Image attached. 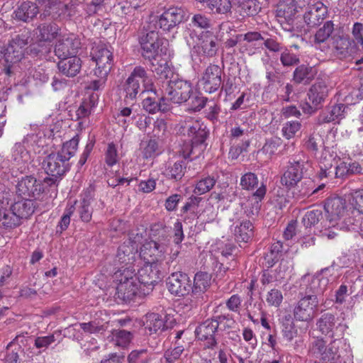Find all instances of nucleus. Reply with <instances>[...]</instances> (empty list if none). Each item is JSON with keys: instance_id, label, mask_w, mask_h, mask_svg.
Here are the masks:
<instances>
[{"instance_id": "f257e3e1", "label": "nucleus", "mask_w": 363, "mask_h": 363, "mask_svg": "<svg viewBox=\"0 0 363 363\" xmlns=\"http://www.w3.org/2000/svg\"><path fill=\"white\" fill-rule=\"evenodd\" d=\"M177 128L178 133L191 141V145L182 150L183 157L188 159L191 155L199 157L206 147L205 142L208 135L206 125L198 118L186 116L179 121Z\"/></svg>"}, {"instance_id": "f03ea898", "label": "nucleus", "mask_w": 363, "mask_h": 363, "mask_svg": "<svg viewBox=\"0 0 363 363\" xmlns=\"http://www.w3.org/2000/svg\"><path fill=\"white\" fill-rule=\"evenodd\" d=\"M304 162L301 160H294L289 161L286 169L281 177V184L287 189L294 188L292 192L293 197L296 200L308 197L317 193L319 190L325 187L322 184L315 188L314 182L311 180H307L301 183V186L298 184L302 180L303 177Z\"/></svg>"}, {"instance_id": "7ed1b4c3", "label": "nucleus", "mask_w": 363, "mask_h": 363, "mask_svg": "<svg viewBox=\"0 0 363 363\" xmlns=\"http://www.w3.org/2000/svg\"><path fill=\"white\" fill-rule=\"evenodd\" d=\"M79 142L78 135L63 143L61 149L57 152L50 154L44 161V168L48 174L59 177L69 170V160L72 157Z\"/></svg>"}, {"instance_id": "20e7f679", "label": "nucleus", "mask_w": 363, "mask_h": 363, "mask_svg": "<svg viewBox=\"0 0 363 363\" xmlns=\"http://www.w3.org/2000/svg\"><path fill=\"white\" fill-rule=\"evenodd\" d=\"M124 91L125 100L130 101L135 100L140 92L144 94L151 91L154 95L156 94L152 78L141 66H137L133 69L125 81Z\"/></svg>"}, {"instance_id": "39448f33", "label": "nucleus", "mask_w": 363, "mask_h": 363, "mask_svg": "<svg viewBox=\"0 0 363 363\" xmlns=\"http://www.w3.org/2000/svg\"><path fill=\"white\" fill-rule=\"evenodd\" d=\"M118 279L116 291L119 299L125 302L133 300L137 296H143L142 288L136 281L135 269L127 268L116 272Z\"/></svg>"}, {"instance_id": "423d86ee", "label": "nucleus", "mask_w": 363, "mask_h": 363, "mask_svg": "<svg viewBox=\"0 0 363 363\" xmlns=\"http://www.w3.org/2000/svg\"><path fill=\"white\" fill-rule=\"evenodd\" d=\"M234 322L224 315H218L215 319H208L201 323L196 329L195 333L197 338L206 342L204 345L206 348L213 349L217 344L215 339L216 332L220 330H225L226 327L230 328Z\"/></svg>"}, {"instance_id": "0eeeda50", "label": "nucleus", "mask_w": 363, "mask_h": 363, "mask_svg": "<svg viewBox=\"0 0 363 363\" xmlns=\"http://www.w3.org/2000/svg\"><path fill=\"white\" fill-rule=\"evenodd\" d=\"M341 339L334 338L327 345L323 337L314 340L309 346V354L319 359L323 363H329L340 360L339 345Z\"/></svg>"}, {"instance_id": "6e6552de", "label": "nucleus", "mask_w": 363, "mask_h": 363, "mask_svg": "<svg viewBox=\"0 0 363 363\" xmlns=\"http://www.w3.org/2000/svg\"><path fill=\"white\" fill-rule=\"evenodd\" d=\"M143 237L142 233H135L133 230L129 234V239L125 241L118 247L116 261L121 264L120 270L126 269L127 268L134 269V264L136 261L138 253L137 242Z\"/></svg>"}, {"instance_id": "1a4fd4ad", "label": "nucleus", "mask_w": 363, "mask_h": 363, "mask_svg": "<svg viewBox=\"0 0 363 363\" xmlns=\"http://www.w3.org/2000/svg\"><path fill=\"white\" fill-rule=\"evenodd\" d=\"M91 56L96 63V67L93 70L95 76L107 77L113 66V55L110 46L106 44H99L93 47Z\"/></svg>"}, {"instance_id": "9d476101", "label": "nucleus", "mask_w": 363, "mask_h": 363, "mask_svg": "<svg viewBox=\"0 0 363 363\" xmlns=\"http://www.w3.org/2000/svg\"><path fill=\"white\" fill-rule=\"evenodd\" d=\"M184 10L178 6H171L164 9L163 12L154 18L150 22L153 23L155 28H160L165 33H169L185 21Z\"/></svg>"}, {"instance_id": "9b49d317", "label": "nucleus", "mask_w": 363, "mask_h": 363, "mask_svg": "<svg viewBox=\"0 0 363 363\" xmlns=\"http://www.w3.org/2000/svg\"><path fill=\"white\" fill-rule=\"evenodd\" d=\"M29 36L27 33L15 35L5 50L4 60L6 62L4 71L7 75L11 73V65L21 60L24 56L25 48L28 43Z\"/></svg>"}, {"instance_id": "f8f14e48", "label": "nucleus", "mask_w": 363, "mask_h": 363, "mask_svg": "<svg viewBox=\"0 0 363 363\" xmlns=\"http://www.w3.org/2000/svg\"><path fill=\"white\" fill-rule=\"evenodd\" d=\"M162 269L164 267L145 264L138 270L135 274L136 281L143 290V295L145 296L152 291L154 286L162 277Z\"/></svg>"}, {"instance_id": "ddd939ff", "label": "nucleus", "mask_w": 363, "mask_h": 363, "mask_svg": "<svg viewBox=\"0 0 363 363\" xmlns=\"http://www.w3.org/2000/svg\"><path fill=\"white\" fill-rule=\"evenodd\" d=\"M139 256L145 264L164 267L166 250L156 240H146L140 248Z\"/></svg>"}, {"instance_id": "4468645a", "label": "nucleus", "mask_w": 363, "mask_h": 363, "mask_svg": "<svg viewBox=\"0 0 363 363\" xmlns=\"http://www.w3.org/2000/svg\"><path fill=\"white\" fill-rule=\"evenodd\" d=\"M40 5L45 4V16L53 18H67L75 16L76 5L72 0H36Z\"/></svg>"}, {"instance_id": "2eb2a0df", "label": "nucleus", "mask_w": 363, "mask_h": 363, "mask_svg": "<svg viewBox=\"0 0 363 363\" xmlns=\"http://www.w3.org/2000/svg\"><path fill=\"white\" fill-rule=\"evenodd\" d=\"M192 93L191 83L179 79L169 82L168 86L165 90L164 96L162 97V101H169L174 104H182L186 102Z\"/></svg>"}, {"instance_id": "dca6fc26", "label": "nucleus", "mask_w": 363, "mask_h": 363, "mask_svg": "<svg viewBox=\"0 0 363 363\" xmlns=\"http://www.w3.org/2000/svg\"><path fill=\"white\" fill-rule=\"evenodd\" d=\"M316 295H306L302 297L293 310L294 318L301 322H310L316 315L318 308Z\"/></svg>"}, {"instance_id": "f3484780", "label": "nucleus", "mask_w": 363, "mask_h": 363, "mask_svg": "<svg viewBox=\"0 0 363 363\" xmlns=\"http://www.w3.org/2000/svg\"><path fill=\"white\" fill-rule=\"evenodd\" d=\"M164 39L160 37L157 30H149L140 39V44L142 50V56L149 61L156 60L159 52L162 51L161 48Z\"/></svg>"}, {"instance_id": "a211bd4d", "label": "nucleus", "mask_w": 363, "mask_h": 363, "mask_svg": "<svg viewBox=\"0 0 363 363\" xmlns=\"http://www.w3.org/2000/svg\"><path fill=\"white\" fill-rule=\"evenodd\" d=\"M222 69L217 65L210 64L203 72L199 80V86L208 94L218 91L222 82Z\"/></svg>"}, {"instance_id": "6ab92c4d", "label": "nucleus", "mask_w": 363, "mask_h": 363, "mask_svg": "<svg viewBox=\"0 0 363 363\" xmlns=\"http://www.w3.org/2000/svg\"><path fill=\"white\" fill-rule=\"evenodd\" d=\"M335 315L327 313L323 314L317 321L318 330L325 335H329L332 339H342L347 328V325L343 323L335 324Z\"/></svg>"}, {"instance_id": "aec40b11", "label": "nucleus", "mask_w": 363, "mask_h": 363, "mask_svg": "<svg viewBox=\"0 0 363 363\" xmlns=\"http://www.w3.org/2000/svg\"><path fill=\"white\" fill-rule=\"evenodd\" d=\"M324 210L330 226H335L347 214L346 201L340 196L328 197L324 203Z\"/></svg>"}, {"instance_id": "412c9836", "label": "nucleus", "mask_w": 363, "mask_h": 363, "mask_svg": "<svg viewBox=\"0 0 363 363\" xmlns=\"http://www.w3.org/2000/svg\"><path fill=\"white\" fill-rule=\"evenodd\" d=\"M17 193L22 198L38 199L44 191L43 184L33 176H26L18 181Z\"/></svg>"}, {"instance_id": "4be33fe9", "label": "nucleus", "mask_w": 363, "mask_h": 363, "mask_svg": "<svg viewBox=\"0 0 363 363\" xmlns=\"http://www.w3.org/2000/svg\"><path fill=\"white\" fill-rule=\"evenodd\" d=\"M167 285L171 294L184 296L190 293L191 281L187 274L176 272L172 273L168 277Z\"/></svg>"}, {"instance_id": "5701e85b", "label": "nucleus", "mask_w": 363, "mask_h": 363, "mask_svg": "<svg viewBox=\"0 0 363 363\" xmlns=\"http://www.w3.org/2000/svg\"><path fill=\"white\" fill-rule=\"evenodd\" d=\"M79 40L74 35H65L58 39L55 45V55L59 59L74 56L79 48Z\"/></svg>"}, {"instance_id": "b1692460", "label": "nucleus", "mask_w": 363, "mask_h": 363, "mask_svg": "<svg viewBox=\"0 0 363 363\" xmlns=\"http://www.w3.org/2000/svg\"><path fill=\"white\" fill-rule=\"evenodd\" d=\"M94 199V188L90 186L82 194V199L76 208L80 220L84 223L91 220L93 209L91 203Z\"/></svg>"}, {"instance_id": "393cba45", "label": "nucleus", "mask_w": 363, "mask_h": 363, "mask_svg": "<svg viewBox=\"0 0 363 363\" xmlns=\"http://www.w3.org/2000/svg\"><path fill=\"white\" fill-rule=\"evenodd\" d=\"M197 48L204 56L216 55L218 48L217 36L211 31L202 32L198 38Z\"/></svg>"}, {"instance_id": "a878e982", "label": "nucleus", "mask_w": 363, "mask_h": 363, "mask_svg": "<svg viewBox=\"0 0 363 363\" xmlns=\"http://www.w3.org/2000/svg\"><path fill=\"white\" fill-rule=\"evenodd\" d=\"M327 13V9L321 2L309 5L303 15L305 23L310 27H314L320 23Z\"/></svg>"}, {"instance_id": "bb28decb", "label": "nucleus", "mask_w": 363, "mask_h": 363, "mask_svg": "<svg viewBox=\"0 0 363 363\" xmlns=\"http://www.w3.org/2000/svg\"><path fill=\"white\" fill-rule=\"evenodd\" d=\"M334 30V24L331 21H326L315 33L313 44L316 49L327 51L329 49L328 40Z\"/></svg>"}, {"instance_id": "cd10ccee", "label": "nucleus", "mask_w": 363, "mask_h": 363, "mask_svg": "<svg viewBox=\"0 0 363 363\" xmlns=\"http://www.w3.org/2000/svg\"><path fill=\"white\" fill-rule=\"evenodd\" d=\"M346 108L347 106L344 104L328 106L319 115V121L323 123L339 121L345 118Z\"/></svg>"}, {"instance_id": "c85d7f7f", "label": "nucleus", "mask_w": 363, "mask_h": 363, "mask_svg": "<svg viewBox=\"0 0 363 363\" xmlns=\"http://www.w3.org/2000/svg\"><path fill=\"white\" fill-rule=\"evenodd\" d=\"M329 89L324 82H318L311 86L308 96L310 103L317 108L325 101L328 96Z\"/></svg>"}, {"instance_id": "c756f323", "label": "nucleus", "mask_w": 363, "mask_h": 363, "mask_svg": "<svg viewBox=\"0 0 363 363\" xmlns=\"http://www.w3.org/2000/svg\"><path fill=\"white\" fill-rule=\"evenodd\" d=\"M39 13L37 4L32 1H23L13 12V18L23 22H28Z\"/></svg>"}, {"instance_id": "7c9ffc66", "label": "nucleus", "mask_w": 363, "mask_h": 363, "mask_svg": "<svg viewBox=\"0 0 363 363\" xmlns=\"http://www.w3.org/2000/svg\"><path fill=\"white\" fill-rule=\"evenodd\" d=\"M211 284V275L207 272H198L194 278V284L191 288V295L194 297L202 296Z\"/></svg>"}, {"instance_id": "2f4dec72", "label": "nucleus", "mask_w": 363, "mask_h": 363, "mask_svg": "<svg viewBox=\"0 0 363 363\" xmlns=\"http://www.w3.org/2000/svg\"><path fill=\"white\" fill-rule=\"evenodd\" d=\"M82 61L77 56H70L67 58H62L57 63L59 70L67 77H74L80 71Z\"/></svg>"}, {"instance_id": "473e14b6", "label": "nucleus", "mask_w": 363, "mask_h": 363, "mask_svg": "<svg viewBox=\"0 0 363 363\" xmlns=\"http://www.w3.org/2000/svg\"><path fill=\"white\" fill-rule=\"evenodd\" d=\"M37 30L39 43H50L58 35L60 28L55 23H44L38 26Z\"/></svg>"}, {"instance_id": "72a5a7b5", "label": "nucleus", "mask_w": 363, "mask_h": 363, "mask_svg": "<svg viewBox=\"0 0 363 363\" xmlns=\"http://www.w3.org/2000/svg\"><path fill=\"white\" fill-rule=\"evenodd\" d=\"M145 330L150 335L156 334L167 328L164 318L155 313H147L144 322Z\"/></svg>"}, {"instance_id": "f704fd0d", "label": "nucleus", "mask_w": 363, "mask_h": 363, "mask_svg": "<svg viewBox=\"0 0 363 363\" xmlns=\"http://www.w3.org/2000/svg\"><path fill=\"white\" fill-rule=\"evenodd\" d=\"M281 333L284 340L291 342L298 336V329L291 315L288 314L280 320Z\"/></svg>"}, {"instance_id": "c9c22d12", "label": "nucleus", "mask_w": 363, "mask_h": 363, "mask_svg": "<svg viewBox=\"0 0 363 363\" xmlns=\"http://www.w3.org/2000/svg\"><path fill=\"white\" fill-rule=\"evenodd\" d=\"M254 235V225L248 220H242L237 225L234 229L235 239L238 242L247 243L250 242Z\"/></svg>"}, {"instance_id": "e433bc0d", "label": "nucleus", "mask_w": 363, "mask_h": 363, "mask_svg": "<svg viewBox=\"0 0 363 363\" xmlns=\"http://www.w3.org/2000/svg\"><path fill=\"white\" fill-rule=\"evenodd\" d=\"M23 200L15 202L11 206V210L18 216L19 220L21 218H27L31 216L35 208V202L30 198H23Z\"/></svg>"}, {"instance_id": "4c0bfd02", "label": "nucleus", "mask_w": 363, "mask_h": 363, "mask_svg": "<svg viewBox=\"0 0 363 363\" xmlns=\"http://www.w3.org/2000/svg\"><path fill=\"white\" fill-rule=\"evenodd\" d=\"M283 243L277 241L272 244L269 252L264 257L265 264L267 267H272L282 255Z\"/></svg>"}, {"instance_id": "58836bf2", "label": "nucleus", "mask_w": 363, "mask_h": 363, "mask_svg": "<svg viewBox=\"0 0 363 363\" xmlns=\"http://www.w3.org/2000/svg\"><path fill=\"white\" fill-rule=\"evenodd\" d=\"M142 104L143 108L150 113H155L157 111L165 112L169 110L168 105L162 101V98L160 102H157L155 97L147 96L143 99Z\"/></svg>"}, {"instance_id": "ea45409f", "label": "nucleus", "mask_w": 363, "mask_h": 363, "mask_svg": "<svg viewBox=\"0 0 363 363\" xmlns=\"http://www.w3.org/2000/svg\"><path fill=\"white\" fill-rule=\"evenodd\" d=\"M149 236L158 242H164L168 240L169 230L164 224L156 223L152 224L150 228Z\"/></svg>"}, {"instance_id": "a19ab883", "label": "nucleus", "mask_w": 363, "mask_h": 363, "mask_svg": "<svg viewBox=\"0 0 363 363\" xmlns=\"http://www.w3.org/2000/svg\"><path fill=\"white\" fill-rule=\"evenodd\" d=\"M206 7L215 14H225L230 11V0H207Z\"/></svg>"}, {"instance_id": "79ce46f5", "label": "nucleus", "mask_w": 363, "mask_h": 363, "mask_svg": "<svg viewBox=\"0 0 363 363\" xmlns=\"http://www.w3.org/2000/svg\"><path fill=\"white\" fill-rule=\"evenodd\" d=\"M79 326L84 333L102 335L108 328V323H101L99 320H94L89 323H81Z\"/></svg>"}, {"instance_id": "37998d69", "label": "nucleus", "mask_w": 363, "mask_h": 363, "mask_svg": "<svg viewBox=\"0 0 363 363\" xmlns=\"http://www.w3.org/2000/svg\"><path fill=\"white\" fill-rule=\"evenodd\" d=\"M132 337V333L125 330H114L111 332V340L115 345L118 347H127L130 342Z\"/></svg>"}, {"instance_id": "c03bdc74", "label": "nucleus", "mask_w": 363, "mask_h": 363, "mask_svg": "<svg viewBox=\"0 0 363 363\" xmlns=\"http://www.w3.org/2000/svg\"><path fill=\"white\" fill-rule=\"evenodd\" d=\"M216 183L214 177L206 176L199 179L194 187V193L196 195H203L210 191Z\"/></svg>"}, {"instance_id": "a18cd8bd", "label": "nucleus", "mask_w": 363, "mask_h": 363, "mask_svg": "<svg viewBox=\"0 0 363 363\" xmlns=\"http://www.w3.org/2000/svg\"><path fill=\"white\" fill-rule=\"evenodd\" d=\"M21 221L13 211H4L0 213V226L5 228H13L20 225Z\"/></svg>"}, {"instance_id": "49530a36", "label": "nucleus", "mask_w": 363, "mask_h": 363, "mask_svg": "<svg viewBox=\"0 0 363 363\" xmlns=\"http://www.w3.org/2000/svg\"><path fill=\"white\" fill-rule=\"evenodd\" d=\"M264 299L267 306L279 308L283 302L284 296L280 289L274 288L267 292Z\"/></svg>"}, {"instance_id": "de8ad7c7", "label": "nucleus", "mask_w": 363, "mask_h": 363, "mask_svg": "<svg viewBox=\"0 0 363 363\" xmlns=\"http://www.w3.org/2000/svg\"><path fill=\"white\" fill-rule=\"evenodd\" d=\"M283 140L279 137H272L267 139L261 151L263 154L271 157L275 155L278 149L282 145Z\"/></svg>"}, {"instance_id": "09e8293b", "label": "nucleus", "mask_w": 363, "mask_h": 363, "mask_svg": "<svg viewBox=\"0 0 363 363\" xmlns=\"http://www.w3.org/2000/svg\"><path fill=\"white\" fill-rule=\"evenodd\" d=\"M184 350V345L180 342L175 341L174 347L167 350L164 353L166 362L174 363L179 360Z\"/></svg>"}, {"instance_id": "8fccbe9b", "label": "nucleus", "mask_w": 363, "mask_h": 363, "mask_svg": "<svg viewBox=\"0 0 363 363\" xmlns=\"http://www.w3.org/2000/svg\"><path fill=\"white\" fill-rule=\"evenodd\" d=\"M258 177L257 174L253 172H247L240 178V185L244 190L253 191L258 186Z\"/></svg>"}, {"instance_id": "3c124183", "label": "nucleus", "mask_w": 363, "mask_h": 363, "mask_svg": "<svg viewBox=\"0 0 363 363\" xmlns=\"http://www.w3.org/2000/svg\"><path fill=\"white\" fill-rule=\"evenodd\" d=\"M301 123L299 121H287L284 124H283L281 128L282 136L287 140L294 138L296 136V133L301 130Z\"/></svg>"}, {"instance_id": "603ef678", "label": "nucleus", "mask_w": 363, "mask_h": 363, "mask_svg": "<svg viewBox=\"0 0 363 363\" xmlns=\"http://www.w3.org/2000/svg\"><path fill=\"white\" fill-rule=\"evenodd\" d=\"M323 219V212L320 208L312 209L306 213L302 223L306 228L314 226Z\"/></svg>"}, {"instance_id": "864d4df0", "label": "nucleus", "mask_w": 363, "mask_h": 363, "mask_svg": "<svg viewBox=\"0 0 363 363\" xmlns=\"http://www.w3.org/2000/svg\"><path fill=\"white\" fill-rule=\"evenodd\" d=\"M119 157L116 145L111 142L108 143L104 152V161L106 165L112 167L118 162Z\"/></svg>"}, {"instance_id": "5fc2aeb1", "label": "nucleus", "mask_w": 363, "mask_h": 363, "mask_svg": "<svg viewBox=\"0 0 363 363\" xmlns=\"http://www.w3.org/2000/svg\"><path fill=\"white\" fill-rule=\"evenodd\" d=\"M333 160L332 155H329L328 158L327 156H321L319 162L320 171L318 174V177L320 179L330 177L333 174Z\"/></svg>"}, {"instance_id": "6e6d98bb", "label": "nucleus", "mask_w": 363, "mask_h": 363, "mask_svg": "<svg viewBox=\"0 0 363 363\" xmlns=\"http://www.w3.org/2000/svg\"><path fill=\"white\" fill-rule=\"evenodd\" d=\"M77 203V201H75L74 203L72 204H67L65 209V212L62 215V216L60 218V220L57 225V227L60 228V231H65L67 229L69 223H70V218L74 214V211H76V204Z\"/></svg>"}, {"instance_id": "4d7b16f0", "label": "nucleus", "mask_w": 363, "mask_h": 363, "mask_svg": "<svg viewBox=\"0 0 363 363\" xmlns=\"http://www.w3.org/2000/svg\"><path fill=\"white\" fill-rule=\"evenodd\" d=\"M160 153L159 145L156 140H149L143 147L142 154L145 159L154 158Z\"/></svg>"}, {"instance_id": "13d9d810", "label": "nucleus", "mask_w": 363, "mask_h": 363, "mask_svg": "<svg viewBox=\"0 0 363 363\" xmlns=\"http://www.w3.org/2000/svg\"><path fill=\"white\" fill-rule=\"evenodd\" d=\"M186 167L183 166L182 162H177L172 166L167 169L166 175L168 178L175 181H179L184 175Z\"/></svg>"}, {"instance_id": "bf43d9fd", "label": "nucleus", "mask_w": 363, "mask_h": 363, "mask_svg": "<svg viewBox=\"0 0 363 363\" xmlns=\"http://www.w3.org/2000/svg\"><path fill=\"white\" fill-rule=\"evenodd\" d=\"M333 48L340 54H343L350 45V40L347 38L334 35L331 37Z\"/></svg>"}, {"instance_id": "052dcab7", "label": "nucleus", "mask_w": 363, "mask_h": 363, "mask_svg": "<svg viewBox=\"0 0 363 363\" xmlns=\"http://www.w3.org/2000/svg\"><path fill=\"white\" fill-rule=\"evenodd\" d=\"M279 11L282 13L284 18H291L298 12L296 2L294 0H286L279 5Z\"/></svg>"}, {"instance_id": "680f3d73", "label": "nucleus", "mask_w": 363, "mask_h": 363, "mask_svg": "<svg viewBox=\"0 0 363 363\" xmlns=\"http://www.w3.org/2000/svg\"><path fill=\"white\" fill-rule=\"evenodd\" d=\"M310 71L311 68L307 67L304 65H300L297 67L294 72V81L297 84L308 82L310 79Z\"/></svg>"}, {"instance_id": "e2e57ef3", "label": "nucleus", "mask_w": 363, "mask_h": 363, "mask_svg": "<svg viewBox=\"0 0 363 363\" xmlns=\"http://www.w3.org/2000/svg\"><path fill=\"white\" fill-rule=\"evenodd\" d=\"M191 22L193 27L202 29H208L211 26V19L203 13L194 14Z\"/></svg>"}, {"instance_id": "0e129e2a", "label": "nucleus", "mask_w": 363, "mask_h": 363, "mask_svg": "<svg viewBox=\"0 0 363 363\" xmlns=\"http://www.w3.org/2000/svg\"><path fill=\"white\" fill-rule=\"evenodd\" d=\"M267 192V187L264 184H262L260 186H259L257 190L252 194V199L255 200V203L253 206V210L252 211V213L254 214V211L255 213H258L260 208L259 203L264 198Z\"/></svg>"}, {"instance_id": "69168bd1", "label": "nucleus", "mask_w": 363, "mask_h": 363, "mask_svg": "<svg viewBox=\"0 0 363 363\" xmlns=\"http://www.w3.org/2000/svg\"><path fill=\"white\" fill-rule=\"evenodd\" d=\"M280 61L284 67H289L298 64L299 58L296 55L286 49L281 54Z\"/></svg>"}, {"instance_id": "338daca9", "label": "nucleus", "mask_w": 363, "mask_h": 363, "mask_svg": "<svg viewBox=\"0 0 363 363\" xmlns=\"http://www.w3.org/2000/svg\"><path fill=\"white\" fill-rule=\"evenodd\" d=\"M352 196L351 204L359 213L363 214V189L355 191Z\"/></svg>"}, {"instance_id": "774afa93", "label": "nucleus", "mask_w": 363, "mask_h": 363, "mask_svg": "<svg viewBox=\"0 0 363 363\" xmlns=\"http://www.w3.org/2000/svg\"><path fill=\"white\" fill-rule=\"evenodd\" d=\"M217 214L218 212L213 206L209 203L206 206L200 216L206 223H210L215 220Z\"/></svg>"}]
</instances>
